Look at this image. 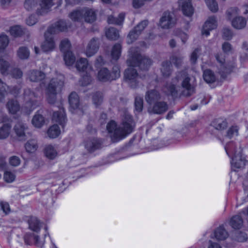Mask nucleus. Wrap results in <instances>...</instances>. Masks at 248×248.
Listing matches in <instances>:
<instances>
[{
  "instance_id": "45",
  "label": "nucleus",
  "mask_w": 248,
  "mask_h": 248,
  "mask_svg": "<svg viewBox=\"0 0 248 248\" xmlns=\"http://www.w3.org/2000/svg\"><path fill=\"white\" fill-rule=\"evenodd\" d=\"M25 147L29 153H34L38 148L37 141L35 140H31L25 144Z\"/></svg>"
},
{
  "instance_id": "6",
  "label": "nucleus",
  "mask_w": 248,
  "mask_h": 248,
  "mask_svg": "<svg viewBox=\"0 0 248 248\" xmlns=\"http://www.w3.org/2000/svg\"><path fill=\"white\" fill-rule=\"evenodd\" d=\"M216 60L220 64V73L222 77L225 76V74L230 73L236 66V62H232L231 63H227L224 65L225 58L224 55L222 53H218L215 55Z\"/></svg>"
},
{
  "instance_id": "50",
  "label": "nucleus",
  "mask_w": 248,
  "mask_h": 248,
  "mask_svg": "<svg viewBox=\"0 0 248 248\" xmlns=\"http://www.w3.org/2000/svg\"><path fill=\"white\" fill-rule=\"evenodd\" d=\"M38 0H25L24 3V8L28 11L34 9L37 5Z\"/></svg>"
},
{
  "instance_id": "16",
  "label": "nucleus",
  "mask_w": 248,
  "mask_h": 248,
  "mask_svg": "<svg viewBox=\"0 0 248 248\" xmlns=\"http://www.w3.org/2000/svg\"><path fill=\"white\" fill-rule=\"evenodd\" d=\"M52 34L48 32V31L45 33V40L42 45V50L45 52L52 50L55 47V43L52 37Z\"/></svg>"
},
{
  "instance_id": "14",
  "label": "nucleus",
  "mask_w": 248,
  "mask_h": 248,
  "mask_svg": "<svg viewBox=\"0 0 248 248\" xmlns=\"http://www.w3.org/2000/svg\"><path fill=\"white\" fill-rule=\"evenodd\" d=\"M217 26V19L215 16H212L208 18L205 22L202 30V34L207 36L210 34V31L216 29Z\"/></svg>"
},
{
  "instance_id": "63",
  "label": "nucleus",
  "mask_w": 248,
  "mask_h": 248,
  "mask_svg": "<svg viewBox=\"0 0 248 248\" xmlns=\"http://www.w3.org/2000/svg\"><path fill=\"white\" fill-rule=\"evenodd\" d=\"M4 179L6 182L11 183L15 180V175L10 171H6L4 174Z\"/></svg>"
},
{
  "instance_id": "28",
  "label": "nucleus",
  "mask_w": 248,
  "mask_h": 248,
  "mask_svg": "<svg viewBox=\"0 0 248 248\" xmlns=\"http://www.w3.org/2000/svg\"><path fill=\"white\" fill-rule=\"evenodd\" d=\"M229 224L234 229H240L243 224V220L241 216L239 215L232 216L229 221Z\"/></svg>"
},
{
  "instance_id": "48",
  "label": "nucleus",
  "mask_w": 248,
  "mask_h": 248,
  "mask_svg": "<svg viewBox=\"0 0 248 248\" xmlns=\"http://www.w3.org/2000/svg\"><path fill=\"white\" fill-rule=\"evenodd\" d=\"M69 16L74 21H81L83 18V9L73 11L69 14Z\"/></svg>"
},
{
  "instance_id": "38",
  "label": "nucleus",
  "mask_w": 248,
  "mask_h": 248,
  "mask_svg": "<svg viewBox=\"0 0 248 248\" xmlns=\"http://www.w3.org/2000/svg\"><path fill=\"white\" fill-rule=\"evenodd\" d=\"M122 46L119 43L115 44L112 47L111 52V58L115 61H117L121 54Z\"/></svg>"
},
{
  "instance_id": "54",
  "label": "nucleus",
  "mask_w": 248,
  "mask_h": 248,
  "mask_svg": "<svg viewBox=\"0 0 248 248\" xmlns=\"http://www.w3.org/2000/svg\"><path fill=\"white\" fill-rule=\"evenodd\" d=\"M92 81V78L91 76L87 73L85 75H83L80 80L79 81V84L82 86H86L90 84Z\"/></svg>"
},
{
  "instance_id": "56",
  "label": "nucleus",
  "mask_w": 248,
  "mask_h": 248,
  "mask_svg": "<svg viewBox=\"0 0 248 248\" xmlns=\"http://www.w3.org/2000/svg\"><path fill=\"white\" fill-rule=\"evenodd\" d=\"M239 128L236 126H232L230 127L227 131L226 137L231 139L236 137L238 134Z\"/></svg>"
},
{
  "instance_id": "19",
  "label": "nucleus",
  "mask_w": 248,
  "mask_h": 248,
  "mask_svg": "<svg viewBox=\"0 0 248 248\" xmlns=\"http://www.w3.org/2000/svg\"><path fill=\"white\" fill-rule=\"evenodd\" d=\"M168 109V105L167 103L164 101H158L154 103V105L150 113L157 114H162L165 113Z\"/></svg>"
},
{
  "instance_id": "42",
  "label": "nucleus",
  "mask_w": 248,
  "mask_h": 248,
  "mask_svg": "<svg viewBox=\"0 0 248 248\" xmlns=\"http://www.w3.org/2000/svg\"><path fill=\"white\" fill-rule=\"evenodd\" d=\"M106 37L110 40H116L119 37L118 31L114 28H109L106 31Z\"/></svg>"
},
{
  "instance_id": "58",
  "label": "nucleus",
  "mask_w": 248,
  "mask_h": 248,
  "mask_svg": "<svg viewBox=\"0 0 248 248\" xmlns=\"http://www.w3.org/2000/svg\"><path fill=\"white\" fill-rule=\"evenodd\" d=\"M135 109L138 112H141L143 108V99L140 97L137 96L135 99Z\"/></svg>"
},
{
  "instance_id": "29",
  "label": "nucleus",
  "mask_w": 248,
  "mask_h": 248,
  "mask_svg": "<svg viewBox=\"0 0 248 248\" xmlns=\"http://www.w3.org/2000/svg\"><path fill=\"white\" fill-rule=\"evenodd\" d=\"M44 154L47 158L51 160L55 159L58 154L56 149L51 145L46 146L44 149Z\"/></svg>"
},
{
  "instance_id": "30",
  "label": "nucleus",
  "mask_w": 248,
  "mask_h": 248,
  "mask_svg": "<svg viewBox=\"0 0 248 248\" xmlns=\"http://www.w3.org/2000/svg\"><path fill=\"white\" fill-rule=\"evenodd\" d=\"M211 126L217 130H222L227 127V122L223 119L218 118L212 121Z\"/></svg>"
},
{
  "instance_id": "22",
  "label": "nucleus",
  "mask_w": 248,
  "mask_h": 248,
  "mask_svg": "<svg viewBox=\"0 0 248 248\" xmlns=\"http://www.w3.org/2000/svg\"><path fill=\"white\" fill-rule=\"evenodd\" d=\"M231 159L232 167L234 171L236 170V169L243 168L245 165V160L242 158L241 154H239V153L237 155L231 157Z\"/></svg>"
},
{
  "instance_id": "7",
  "label": "nucleus",
  "mask_w": 248,
  "mask_h": 248,
  "mask_svg": "<svg viewBox=\"0 0 248 248\" xmlns=\"http://www.w3.org/2000/svg\"><path fill=\"white\" fill-rule=\"evenodd\" d=\"M124 77L125 81L131 88H135L138 86L140 78L133 67L130 66L125 70Z\"/></svg>"
},
{
  "instance_id": "37",
  "label": "nucleus",
  "mask_w": 248,
  "mask_h": 248,
  "mask_svg": "<svg viewBox=\"0 0 248 248\" xmlns=\"http://www.w3.org/2000/svg\"><path fill=\"white\" fill-rule=\"evenodd\" d=\"M69 103L71 108L75 109L77 108L79 104V97L75 92H72L69 96Z\"/></svg>"
},
{
  "instance_id": "27",
  "label": "nucleus",
  "mask_w": 248,
  "mask_h": 248,
  "mask_svg": "<svg viewBox=\"0 0 248 248\" xmlns=\"http://www.w3.org/2000/svg\"><path fill=\"white\" fill-rule=\"evenodd\" d=\"M214 236L217 240H224L228 238L229 234L223 226L220 225L215 230Z\"/></svg>"
},
{
  "instance_id": "4",
  "label": "nucleus",
  "mask_w": 248,
  "mask_h": 248,
  "mask_svg": "<svg viewBox=\"0 0 248 248\" xmlns=\"http://www.w3.org/2000/svg\"><path fill=\"white\" fill-rule=\"evenodd\" d=\"M120 77V71L118 65H114L111 72L107 68H102L98 72L97 78L101 82L111 81Z\"/></svg>"
},
{
  "instance_id": "10",
  "label": "nucleus",
  "mask_w": 248,
  "mask_h": 248,
  "mask_svg": "<svg viewBox=\"0 0 248 248\" xmlns=\"http://www.w3.org/2000/svg\"><path fill=\"white\" fill-rule=\"evenodd\" d=\"M176 22V18L172 14L165 12L160 19L159 25L162 28L168 29L173 27Z\"/></svg>"
},
{
  "instance_id": "25",
  "label": "nucleus",
  "mask_w": 248,
  "mask_h": 248,
  "mask_svg": "<svg viewBox=\"0 0 248 248\" xmlns=\"http://www.w3.org/2000/svg\"><path fill=\"white\" fill-rule=\"evenodd\" d=\"M101 146L100 141L95 139L87 140L85 144V148L90 152H93Z\"/></svg>"
},
{
  "instance_id": "64",
  "label": "nucleus",
  "mask_w": 248,
  "mask_h": 248,
  "mask_svg": "<svg viewBox=\"0 0 248 248\" xmlns=\"http://www.w3.org/2000/svg\"><path fill=\"white\" fill-rule=\"evenodd\" d=\"M0 206L1 210L5 215H8L11 212V209L9 203L7 202H0Z\"/></svg>"
},
{
  "instance_id": "31",
  "label": "nucleus",
  "mask_w": 248,
  "mask_h": 248,
  "mask_svg": "<svg viewBox=\"0 0 248 248\" xmlns=\"http://www.w3.org/2000/svg\"><path fill=\"white\" fill-rule=\"evenodd\" d=\"M6 108L9 113L15 114L19 110L20 106L16 100L11 99L7 103Z\"/></svg>"
},
{
  "instance_id": "53",
  "label": "nucleus",
  "mask_w": 248,
  "mask_h": 248,
  "mask_svg": "<svg viewBox=\"0 0 248 248\" xmlns=\"http://www.w3.org/2000/svg\"><path fill=\"white\" fill-rule=\"evenodd\" d=\"M70 46V43L67 39H64L62 40L60 45V50L63 53H65L67 51H70L69 50Z\"/></svg>"
},
{
  "instance_id": "49",
  "label": "nucleus",
  "mask_w": 248,
  "mask_h": 248,
  "mask_svg": "<svg viewBox=\"0 0 248 248\" xmlns=\"http://www.w3.org/2000/svg\"><path fill=\"white\" fill-rule=\"evenodd\" d=\"M233 239L239 242H243L247 240V235L245 232L236 231L233 234Z\"/></svg>"
},
{
  "instance_id": "33",
  "label": "nucleus",
  "mask_w": 248,
  "mask_h": 248,
  "mask_svg": "<svg viewBox=\"0 0 248 248\" xmlns=\"http://www.w3.org/2000/svg\"><path fill=\"white\" fill-rule=\"evenodd\" d=\"M83 18L88 23H92L96 19V15L94 12L89 9H83Z\"/></svg>"
},
{
  "instance_id": "24",
  "label": "nucleus",
  "mask_w": 248,
  "mask_h": 248,
  "mask_svg": "<svg viewBox=\"0 0 248 248\" xmlns=\"http://www.w3.org/2000/svg\"><path fill=\"white\" fill-rule=\"evenodd\" d=\"M28 77L31 81L38 82L45 78V74L40 71L32 70L28 72Z\"/></svg>"
},
{
  "instance_id": "1",
  "label": "nucleus",
  "mask_w": 248,
  "mask_h": 248,
  "mask_svg": "<svg viewBox=\"0 0 248 248\" xmlns=\"http://www.w3.org/2000/svg\"><path fill=\"white\" fill-rule=\"evenodd\" d=\"M135 127V123L132 116L128 113H125L122 123L119 126L115 121H111L107 125L109 133H113L111 140L114 142H118L125 138L131 133Z\"/></svg>"
},
{
  "instance_id": "57",
  "label": "nucleus",
  "mask_w": 248,
  "mask_h": 248,
  "mask_svg": "<svg viewBox=\"0 0 248 248\" xmlns=\"http://www.w3.org/2000/svg\"><path fill=\"white\" fill-rule=\"evenodd\" d=\"M205 3L209 9L213 12L218 10V4L215 0H205Z\"/></svg>"
},
{
  "instance_id": "15",
  "label": "nucleus",
  "mask_w": 248,
  "mask_h": 248,
  "mask_svg": "<svg viewBox=\"0 0 248 248\" xmlns=\"http://www.w3.org/2000/svg\"><path fill=\"white\" fill-rule=\"evenodd\" d=\"M67 29L66 23L64 20H59L56 22L54 25L50 26L48 29V32L50 34H54L60 31H64Z\"/></svg>"
},
{
  "instance_id": "44",
  "label": "nucleus",
  "mask_w": 248,
  "mask_h": 248,
  "mask_svg": "<svg viewBox=\"0 0 248 248\" xmlns=\"http://www.w3.org/2000/svg\"><path fill=\"white\" fill-rule=\"evenodd\" d=\"M92 101L93 104L97 107L100 106L103 101V94L102 92H96L93 94Z\"/></svg>"
},
{
  "instance_id": "2",
  "label": "nucleus",
  "mask_w": 248,
  "mask_h": 248,
  "mask_svg": "<svg viewBox=\"0 0 248 248\" xmlns=\"http://www.w3.org/2000/svg\"><path fill=\"white\" fill-rule=\"evenodd\" d=\"M126 62L129 66L139 67L143 70H147L152 63V60L148 57L138 53L131 54Z\"/></svg>"
},
{
  "instance_id": "61",
  "label": "nucleus",
  "mask_w": 248,
  "mask_h": 248,
  "mask_svg": "<svg viewBox=\"0 0 248 248\" xmlns=\"http://www.w3.org/2000/svg\"><path fill=\"white\" fill-rule=\"evenodd\" d=\"M9 64L8 62L3 61V59L0 58V72L2 75L7 74V70Z\"/></svg>"
},
{
  "instance_id": "35",
  "label": "nucleus",
  "mask_w": 248,
  "mask_h": 248,
  "mask_svg": "<svg viewBox=\"0 0 248 248\" xmlns=\"http://www.w3.org/2000/svg\"><path fill=\"white\" fill-rule=\"evenodd\" d=\"M45 122L44 116L39 113V111H37L34 115L31 121L32 124L37 128L41 127L44 124Z\"/></svg>"
},
{
  "instance_id": "5",
  "label": "nucleus",
  "mask_w": 248,
  "mask_h": 248,
  "mask_svg": "<svg viewBox=\"0 0 248 248\" xmlns=\"http://www.w3.org/2000/svg\"><path fill=\"white\" fill-rule=\"evenodd\" d=\"M184 74L179 73L176 77L172 79V82L167 83L163 88V92L167 95H170L173 98H175L180 95L178 89H177V83L181 79Z\"/></svg>"
},
{
  "instance_id": "9",
  "label": "nucleus",
  "mask_w": 248,
  "mask_h": 248,
  "mask_svg": "<svg viewBox=\"0 0 248 248\" xmlns=\"http://www.w3.org/2000/svg\"><path fill=\"white\" fill-rule=\"evenodd\" d=\"M147 25L148 21L147 20L142 21L138 24L128 34L127 43L130 44L136 41Z\"/></svg>"
},
{
  "instance_id": "26",
  "label": "nucleus",
  "mask_w": 248,
  "mask_h": 248,
  "mask_svg": "<svg viewBox=\"0 0 248 248\" xmlns=\"http://www.w3.org/2000/svg\"><path fill=\"white\" fill-rule=\"evenodd\" d=\"M29 228L36 232H38L41 229V222L36 217H31L28 221Z\"/></svg>"
},
{
  "instance_id": "62",
  "label": "nucleus",
  "mask_w": 248,
  "mask_h": 248,
  "mask_svg": "<svg viewBox=\"0 0 248 248\" xmlns=\"http://www.w3.org/2000/svg\"><path fill=\"white\" fill-rule=\"evenodd\" d=\"M35 234L33 233H27L24 236L25 243L28 245H31L33 242V237Z\"/></svg>"
},
{
  "instance_id": "13",
  "label": "nucleus",
  "mask_w": 248,
  "mask_h": 248,
  "mask_svg": "<svg viewBox=\"0 0 248 248\" xmlns=\"http://www.w3.org/2000/svg\"><path fill=\"white\" fill-rule=\"evenodd\" d=\"M24 99L29 106L31 107V110L34 109L37 105V102L36 98L37 97V94L32 92L30 89H27L24 91Z\"/></svg>"
},
{
  "instance_id": "3",
  "label": "nucleus",
  "mask_w": 248,
  "mask_h": 248,
  "mask_svg": "<svg viewBox=\"0 0 248 248\" xmlns=\"http://www.w3.org/2000/svg\"><path fill=\"white\" fill-rule=\"evenodd\" d=\"M63 82L58 78H52L46 88L47 100L49 104H54L56 100L57 91L61 90Z\"/></svg>"
},
{
  "instance_id": "18",
  "label": "nucleus",
  "mask_w": 248,
  "mask_h": 248,
  "mask_svg": "<svg viewBox=\"0 0 248 248\" xmlns=\"http://www.w3.org/2000/svg\"><path fill=\"white\" fill-rule=\"evenodd\" d=\"M225 149L227 154L230 158L237 155L239 152V154H241L242 151L240 148H238L235 143L233 141L228 142L225 146Z\"/></svg>"
},
{
  "instance_id": "17",
  "label": "nucleus",
  "mask_w": 248,
  "mask_h": 248,
  "mask_svg": "<svg viewBox=\"0 0 248 248\" xmlns=\"http://www.w3.org/2000/svg\"><path fill=\"white\" fill-rule=\"evenodd\" d=\"M52 120L58 123L62 127H64L66 123L67 119L63 108H60L59 111H56L53 113Z\"/></svg>"
},
{
  "instance_id": "55",
  "label": "nucleus",
  "mask_w": 248,
  "mask_h": 248,
  "mask_svg": "<svg viewBox=\"0 0 248 248\" xmlns=\"http://www.w3.org/2000/svg\"><path fill=\"white\" fill-rule=\"evenodd\" d=\"M8 89L7 85L0 78V102H2Z\"/></svg>"
},
{
  "instance_id": "12",
  "label": "nucleus",
  "mask_w": 248,
  "mask_h": 248,
  "mask_svg": "<svg viewBox=\"0 0 248 248\" xmlns=\"http://www.w3.org/2000/svg\"><path fill=\"white\" fill-rule=\"evenodd\" d=\"M100 46L99 39L97 38H93L88 43L85 50V53L88 57H92L95 54Z\"/></svg>"
},
{
  "instance_id": "23",
  "label": "nucleus",
  "mask_w": 248,
  "mask_h": 248,
  "mask_svg": "<svg viewBox=\"0 0 248 248\" xmlns=\"http://www.w3.org/2000/svg\"><path fill=\"white\" fill-rule=\"evenodd\" d=\"M54 0H41L40 9H37L36 13L38 15H43L47 12V10L53 5Z\"/></svg>"
},
{
  "instance_id": "21",
  "label": "nucleus",
  "mask_w": 248,
  "mask_h": 248,
  "mask_svg": "<svg viewBox=\"0 0 248 248\" xmlns=\"http://www.w3.org/2000/svg\"><path fill=\"white\" fill-rule=\"evenodd\" d=\"M161 98L159 93L155 90L148 91L145 94V99L148 104L151 105L152 103L158 102Z\"/></svg>"
},
{
  "instance_id": "32",
  "label": "nucleus",
  "mask_w": 248,
  "mask_h": 248,
  "mask_svg": "<svg viewBox=\"0 0 248 248\" xmlns=\"http://www.w3.org/2000/svg\"><path fill=\"white\" fill-rule=\"evenodd\" d=\"M12 125L10 123L4 124L0 127V140H5L10 135Z\"/></svg>"
},
{
  "instance_id": "8",
  "label": "nucleus",
  "mask_w": 248,
  "mask_h": 248,
  "mask_svg": "<svg viewBox=\"0 0 248 248\" xmlns=\"http://www.w3.org/2000/svg\"><path fill=\"white\" fill-rule=\"evenodd\" d=\"M182 73L184 74L181 77V79L183 78L182 82L183 90L180 93V96L189 97L195 93V87L193 84H190V78L186 75L185 72H183Z\"/></svg>"
},
{
  "instance_id": "11",
  "label": "nucleus",
  "mask_w": 248,
  "mask_h": 248,
  "mask_svg": "<svg viewBox=\"0 0 248 248\" xmlns=\"http://www.w3.org/2000/svg\"><path fill=\"white\" fill-rule=\"evenodd\" d=\"M178 8L183 14L188 17L191 16L194 13V8L191 3V0H178Z\"/></svg>"
},
{
  "instance_id": "41",
  "label": "nucleus",
  "mask_w": 248,
  "mask_h": 248,
  "mask_svg": "<svg viewBox=\"0 0 248 248\" xmlns=\"http://www.w3.org/2000/svg\"><path fill=\"white\" fill-rule=\"evenodd\" d=\"M124 14L122 13H120L117 18H115L114 16H108V24H113L116 25H121L124 18Z\"/></svg>"
},
{
  "instance_id": "60",
  "label": "nucleus",
  "mask_w": 248,
  "mask_h": 248,
  "mask_svg": "<svg viewBox=\"0 0 248 248\" xmlns=\"http://www.w3.org/2000/svg\"><path fill=\"white\" fill-rule=\"evenodd\" d=\"M222 49L225 54H230L233 52V47L232 45L228 42H224L222 45Z\"/></svg>"
},
{
  "instance_id": "46",
  "label": "nucleus",
  "mask_w": 248,
  "mask_h": 248,
  "mask_svg": "<svg viewBox=\"0 0 248 248\" xmlns=\"http://www.w3.org/2000/svg\"><path fill=\"white\" fill-rule=\"evenodd\" d=\"M47 135L50 138H55L57 137L60 133V129L57 124H54L48 129Z\"/></svg>"
},
{
  "instance_id": "40",
  "label": "nucleus",
  "mask_w": 248,
  "mask_h": 248,
  "mask_svg": "<svg viewBox=\"0 0 248 248\" xmlns=\"http://www.w3.org/2000/svg\"><path fill=\"white\" fill-rule=\"evenodd\" d=\"M171 63L169 61H165L162 63L161 71L164 77H169L171 73Z\"/></svg>"
},
{
  "instance_id": "51",
  "label": "nucleus",
  "mask_w": 248,
  "mask_h": 248,
  "mask_svg": "<svg viewBox=\"0 0 248 248\" xmlns=\"http://www.w3.org/2000/svg\"><path fill=\"white\" fill-rule=\"evenodd\" d=\"M17 55L21 59H27L29 57L30 52L26 47L22 46L18 49Z\"/></svg>"
},
{
  "instance_id": "36",
  "label": "nucleus",
  "mask_w": 248,
  "mask_h": 248,
  "mask_svg": "<svg viewBox=\"0 0 248 248\" xmlns=\"http://www.w3.org/2000/svg\"><path fill=\"white\" fill-rule=\"evenodd\" d=\"M246 20L242 16L236 17L232 21V26L236 29H242L246 25Z\"/></svg>"
},
{
  "instance_id": "47",
  "label": "nucleus",
  "mask_w": 248,
  "mask_h": 248,
  "mask_svg": "<svg viewBox=\"0 0 248 248\" xmlns=\"http://www.w3.org/2000/svg\"><path fill=\"white\" fill-rule=\"evenodd\" d=\"M63 59L66 65H72L75 62L76 58L71 51L63 53Z\"/></svg>"
},
{
  "instance_id": "43",
  "label": "nucleus",
  "mask_w": 248,
  "mask_h": 248,
  "mask_svg": "<svg viewBox=\"0 0 248 248\" xmlns=\"http://www.w3.org/2000/svg\"><path fill=\"white\" fill-rule=\"evenodd\" d=\"M10 32L11 35L16 37L22 35L24 33L25 31L20 26L16 25L10 28Z\"/></svg>"
},
{
  "instance_id": "52",
  "label": "nucleus",
  "mask_w": 248,
  "mask_h": 248,
  "mask_svg": "<svg viewBox=\"0 0 248 248\" xmlns=\"http://www.w3.org/2000/svg\"><path fill=\"white\" fill-rule=\"evenodd\" d=\"M9 43L8 36L5 34H1L0 35V49L4 50L8 46Z\"/></svg>"
},
{
  "instance_id": "34",
  "label": "nucleus",
  "mask_w": 248,
  "mask_h": 248,
  "mask_svg": "<svg viewBox=\"0 0 248 248\" xmlns=\"http://www.w3.org/2000/svg\"><path fill=\"white\" fill-rule=\"evenodd\" d=\"M76 66L79 71L87 72L89 69H91L86 58H80L77 62Z\"/></svg>"
},
{
  "instance_id": "39",
  "label": "nucleus",
  "mask_w": 248,
  "mask_h": 248,
  "mask_svg": "<svg viewBox=\"0 0 248 248\" xmlns=\"http://www.w3.org/2000/svg\"><path fill=\"white\" fill-rule=\"evenodd\" d=\"M203 78L205 81L208 83H213L216 80L215 74L210 69H206L204 71Z\"/></svg>"
},
{
  "instance_id": "59",
  "label": "nucleus",
  "mask_w": 248,
  "mask_h": 248,
  "mask_svg": "<svg viewBox=\"0 0 248 248\" xmlns=\"http://www.w3.org/2000/svg\"><path fill=\"white\" fill-rule=\"evenodd\" d=\"M183 57L180 56L173 55L170 58V63L174 64L176 67H179L182 63Z\"/></svg>"
},
{
  "instance_id": "20",
  "label": "nucleus",
  "mask_w": 248,
  "mask_h": 248,
  "mask_svg": "<svg viewBox=\"0 0 248 248\" xmlns=\"http://www.w3.org/2000/svg\"><path fill=\"white\" fill-rule=\"evenodd\" d=\"M28 129L27 125L22 122L17 123L14 127V130L16 136L20 140H24L26 138V131Z\"/></svg>"
}]
</instances>
